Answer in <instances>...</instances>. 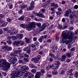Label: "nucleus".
I'll return each mask as SVG.
<instances>
[{
    "mask_svg": "<svg viewBox=\"0 0 78 78\" xmlns=\"http://www.w3.org/2000/svg\"><path fill=\"white\" fill-rule=\"evenodd\" d=\"M73 31H69L68 30H65L62 32V41L61 43L65 44L66 45L69 44L70 42V40L72 39V36L73 35ZM64 44H62V45Z\"/></svg>",
    "mask_w": 78,
    "mask_h": 78,
    "instance_id": "f257e3e1",
    "label": "nucleus"
},
{
    "mask_svg": "<svg viewBox=\"0 0 78 78\" xmlns=\"http://www.w3.org/2000/svg\"><path fill=\"white\" fill-rule=\"evenodd\" d=\"M24 72L22 71H19V70L18 69H14V70L12 71L11 77L12 78H16V77L18 78L21 76L24 73Z\"/></svg>",
    "mask_w": 78,
    "mask_h": 78,
    "instance_id": "f03ea898",
    "label": "nucleus"
},
{
    "mask_svg": "<svg viewBox=\"0 0 78 78\" xmlns=\"http://www.w3.org/2000/svg\"><path fill=\"white\" fill-rule=\"evenodd\" d=\"M10 56L11 57H9V61L10 63V64H14L15 62H17V58L14 56V55L13 53H10Z\"/></svg>",
    "mask_w": 78,
    "mask_h": 78,
    "instance_id": "7ed1b4c3",
    "label": "nucleus"
},
{
    "mask_svg": "<svg viewBox=\"0 0 78 78\" xmlns=\"http://www.w3.org/2000/svg\"><path fill=\"white\" fill-rule=\"evenodd\" d=\"M36 23L35 22H32L30 23L28 25L29 28L27 29V30L28 31H30L32 28H34L35 26H36Z\"/></svg>",
    "mask_w": 78,
    "mask_h": 78,
    "instance_id": "20e7f679",
    "label": "nucleus"
},
{
    "mask_svg": "<svg viewBox=\"0 0 78 78\" xmlns=\"http://www.w3.org/2000/svg\"><path fill=\"white\" fill-rule=\"evenodd\" d=\"M14 43L15 45L17 47L20 45H22L25 44V42L23 41L19 40H17L15 41Z\"/></svg>",
    "mask_w": 78,
    "mask_h": 78,
    "instance_id": "39448f33",
    "label": "nucleus"
},
{
    "mask_svg": "<svg viewBox=\"0 0 78 78\" xmlns=\"http://www.w3.org/2000/svg\"><path fill=\"white\" fill-rule=\"evenodd\" d=\"M54 64V66H53L54 69L55 70H56V69H58L59 67V66L61 64V63L58 61H55Z\"/></svg>",
    "mask_w": 78,
    "mask_h": 78,
    "instance_id": "423d86ee",
    "label": "nucleus"
},
{
    "mask_svg": "<svg viewBox=\"0 0 78 78\" xmlns=\"http://www.w3.org/2000/svg\"><path fill=\"white\" fill-rule=\"evenodd\" d=\"M1 62L3 65H5V67H7L8 68L10 67V64H9V62H6V60H2Z\"/></svg>",
    "mask_w": 78,
    "mask_h": 78,
    "instance_id": "0eeeda50",
    "label": "nucleus"
},
{
    "mask_svg": "<svg viewBox=\"0 0 78 78\" xmlns=\"http://www.w3.org/2000/svg\"><path fill=\"white\" fill-rule=\"evenodd\" d=\"M11 50H12V48L8 46L3 48L1 49V51H2V52H4L5 51H11Z\"/></svg>",
    "mask_w": 78,
    "mask_h": 78,
    "instance_id": "6e6552de",
    "label": "nucleus"
},
{
    "mask_svg": "<svg viewBox=\"0 0 78 78\" xmlns=\"http://www.w3.org/2000/svg\"><path fill=\"white\" fill-rule=\"evenodd\" d=\"M74 70V69H71L68 72H67V75L68 76L69 75L70 76H72L73 75V73L72 72Z\"/></svg>",
    "mask_w": 78,
    "mask_h": 78,
    "instance_id": "1a4fd4ad",
    "label": "nucleus"
},
{
    "mask_svg": "<svg viewBox=\"0 0 78 78\" xmlns=\"http://www.w3.org/2000/svg\"><path fill=\"white\" fill-rule=\"evenodd\" d=\"M47 37V35H44V36H41L40 38L38 39V41L40 42H42L43 41V39H46Z\"/></svg>",
    "mask_w": 78,
    "mask_h": 78,
    "instance_id": "9d476101",
    "label": "nucleus"
},
{
    "mask_svg": "<svg viewBox=\"0 0 78 78\" xmlns=\"http://www.w3.org/2000/svg\"><path fill=\"white\" fill-rule=\"evenodd\" d=\"M62 58H60L61 61H62V62H64L65 61V60H66V58H67V56L65 54H64L62 55Z\"/></svg>",
    "mask_w": 78,
    "mask_h": 78,
    "instance_id": "9b49d317",
    "label": "nucleus"
},
{
    "mask_svg": "<svg viewBox=\"0 0 78 78\" xmlns=\"http://www.w3.org/2000/svg\"><path fill=\"white\" fill-rule=\"evenodd\" d=\"M17 33H18V30H16L14 29L11 31L10 35H14V34H16Z\"/></svg>",
    "mask_w": 78,
    "mask_h": 78,
    "instance_id": "f8f14e48",
    "label": "nucleus"
},
{
    "mask_svg": "<svg viewBox=\"0 0 78 78\" xmlns=\"http://www.w3.org/2000/svg\"><path fill=\"white\" fill-rule=\"evenodd\" d=\"M21 27H22L23 28H26L27 30H28V29L29 28L28 25L27 26L26 24H22L20 25Z\"/></svg>",
    "mask_w": 78,
    "mask_h": 78,
    "instance_id": "ddd939ff",
    "label": "nucleus"
},
{
    "mask_svg": "<svg viewBox=\"0 0 78 78\" xmlns=\"http://www.w3.org/2000/svg\"><path fill=\"white\" fill-rule=\"evenodd\" d=\"M17 69L19 70V72H20L21 70L22 71H25V67L24 66H22V67H19Z\"/></svg>",
    "mask_w": 78,
    "mask_h": 78,
    "instance_id": "4468645a",
    "label": "nucleus"
},
{
    "mask_svg": "<svg viewBox=\"0 0 78 78\" xmlns=\"http://www.w3.org/2000/svg\"><path fill=\"white\" fill-rule=\"evenodd\" d=\"M45 69L44 68H42L41 69V71L40 72H39L41 74V75H44V73H45Z\"/></svg>",
    "mask_w": 78,
    "mask_h": 78,
    "instance_id": "2eb2a0df",
    "label": "nucleus"
},
{
    "mask_svg": "<svg viewBox=\"0 0 78 78\" xmlns=\"http://www.w3.org/2000/svg\"><path fill=\"white\" fill-rule=\"evenodd\" d=\"M42 75L41 73L39 72H37L36 73V75L35 76V78H40V76Z\"/></svg>",
    "mask_w": 78,
    "mask_h": 78,
    "instance_id": "dca6fc26",
    "label": "nucleus"
},
{
    "mask_svg": "<svg viewBox=\"0 0 78 78\" xmlns=\"http://www.w3.org/2000/svg\"><path fill=\"white\" fill-rule=\"evenodd\" d=\"M54 66V65L52 64H49L48 65V66L46 67V69L47 70H50V69H51L52 67H53Z\"/></svg>",
    "mask_w": 78,
    "mask_h": 78,
    "instance_id": "f3484780",
    "label": "nucleus"
},
{
    "mask_svg": "<svg viewBox=\"0 0 78 78\" xmlns=\"http://www.w3.org/2000/svg\"><path fill=\"white\" fill-rule=\"evenodd\" d=\"M16 36L17 38L19 39H22L23 38V35H22V34H18L16 35Z\"/></svg>",
    "mask_w": 78,
    "mask_h": 78,
    "instance_id": "a211bd4d",
    "label": "nucleus"
},
{
    "mask_svg": "<svg viewBox=\"0 0 78 78\" xmlns=\"http://www.w3.org/2000/svg\"><path fill=\"white\" fill-rule=\"evenodd\" d=\"M33 8H34V7L30 5V6H29L28 7H27L26 10L27 11H30V10H32L33 9Z\"/></svg>",
    "mask_w": 78,
    "mask_h": 78,
    "instance_id": "6ab92c4d",
    "label": "nucleus"
},
{
    "mask_svg": "<svg viewBox=\"0 0 78 78\" xmlns=\"http://www.w3.org/2000/svg\"><path fill=\"white\" fill-rule=\"evenodd\" d=\"M31 61H34L35 63H37L39 62V60L36 58V57H34L33 58H32L31 60Z\"/></svg>",
    "mask_w": 78,
    "mask_h": 78,
    "instance_id": "aec40b11",
    "label": "nucleus"
},
{
    "mask_svg": "<svg viewBox=\"0 0 78 78\" xmlns=\"http://www.w3.org/2000/svg\"><path fill=\"white\" fill-rule=\"evenodd\" d=\"M25 16H22L20 18H18V20H21V21H24L25 20Z\"/></svg>",
    "mask_w": 78,
    "mask_h": 78,
    "instance_id": "412c9836",
    "label": "nucleus"
},
{
    "mask_svg": "<svg viewBox=\"0 0 78 78\" xmlns=\"http://www.w3.org/2000/svg\"><path fill=\"white\" fill-rule=\"evenodd\" d=\"M51 10L52 11L51 12V14H55L56 10H55V8L54 7H52L51 8Z\"/></svg>",
    "mask_w": 78,
    "mask_h": 78,
    "instance_id": "4be33fe9",
    "label": "nucleus"
},
{
    "mask_svg": "<svg viewBox=\"0 0 78 78\" xmlns=\"http://www.w3.org/2000/svg\"><path fill=\"white\" fill-rule=\"evenodd\" d=\"M66 14L68 15V14H70V13L72 12V11L70 10V9H68L66 11Z\"/></svg>",
    "mask_w": 78,
    "mask_h": 78,
    "instance_id": "5701e85b",
    "label": "nucleus"
},
{
    "mask_svg": "<svg viewBox=\"0 0 78 78\" xmlns=\"http://www.w3.org/2000/svg\"><path fill=\"white\" fill-rule=\"evenodd\" d=\"M29 66L30 68H32V69H37V67H36V66H34V65L33 64H29Z\"/></svg>",
    "mask_w": 78,
    "mask_h": 78,
    "instance_id": "b1692460",
    "label": "nucleus"
},
{
    "mask_svg": "<svg viewBox=\"0 0 78 78\" xmlns=\"http://www.w3.org/2000/svg\"><path fill=\"white\" fill-rule=\"evenodd\" d=\"M25 39L26 40V42L27 44H29L31 42V40L28 38L25 37Z\"/></svg>",
    "mask_w": 78,
    "mask_h": 78,
    "instance_id": "393cba45",
    "label": "nucleus"
},
{
    "mask_svg": "<svg viewBox=\"0 0 78 78\" xmlns=\"http://www.w3.org/2000/svg\"><path fill=\"white\" fill-rule=\"evenodd\" d=\"M37 14V16L40 17H42V18H45V16H44V14L42 13H38V14Z\"/></svg>",
    "mask_w": 78,
    "mask_h": 78,
    "instance_id": "a878e982",
    "label": "nucleus"
},
{
    "mask_svg": "<svg viewBox=\"0 0 78 78\" xmlns=\"http://www.w3.org/2000/svg\"><path fill=\"white\" fill-rule=\"evenodd\" d=\"M30 72H27V73H26L24 75V77L25 78H27V77H28V76H29V75H30Z\"/></svg>",
    "mask_w": 78,
    "mask_h": 78,
    "instance_id": "bb28decb",
    "label": "nucleus"
},
{
    "mask_svg": "<svg viewBox=\"0 0 78 78\" xmlns=\"http://www.w3.org/2000/svg\"><path fill=\"white\" fill-rule=\"evenodd\" d=\"M26 8H27V5L26 4H23L21 6V8L22 9H25Z\"/></svg>",
    "mask_w": 78,
    "mask_h": 78,
    "instance_id": "cd10ccee",
    "label": "nucleus"
},
{
    "mask_svg": "<svg viewBox=\"0 0 78 78\" xmlns=\"http://www.w3.org/2000/svg\"><path fill=\"white\" fill-rule=\"evenodd\" d=\"M29 58L24 57L23 59V61L24 62H28L29 61Z\"/></svg>",
    "mask_w": 78,
    "mask_h": 78,
    "instance_id": "c85d7f7f",
    "label": "nucleus"
},
{
    "mask_svg": "<svg viewBox=\"0 0 78 78\" xmlns=\"http://www.w3.org/2000/svg\"><path fill=\"white\" fill-rule=\"evenodd\" d=\"M26 51L27 54H30L31 53V47H29V48Z\"/></svg>",
    "mask_w": 78,
    "mask_h": 78,
    "instance_id": "c756f323",
    "label": "nucleus"
},
{
    "mask_svg": "<svg viewBox=\"0 0 78 78\" xmlns=\"http://www.w3.org/2000/svg\"><path fill=\"white\" fill-rule=\"evenodd\" d=\"M20 49H19L18 50H17V51H14V54H20Z\"/></svg>",
    "mask_w": 78,
    "mask_h": 78,
    "instance_id": "7c9ffc66",
    "label": "nucleus"
},
{
    "mask_svg": "<svg viewBox=\"0 0 78 78\" xmlns=\"http://www.w3.org/2000/svg\"><path fill=\"white\" fill-rule=\"evenodd\" d=\"M66 56H67L68 58H70V57L72 56L71 55V54H70V53H67L66 54Z\"/></svg>",
    "mask_w": 78,
    "mask_h": 78,
    "instance_id": "2f4dec72",
    "label": "nucleus"
},
{
    "mask_svg": "<svg viewBox=\"0 0 78 78\" xmlns=\"http://www.w3.org/2000/svg\"><path fill=\"white\" fill-rule=\"evenodd\" d=\"M50 3H51V1L50 0L47 1L46 2H45L46 5H47V6H48V5H50Z\"/></svg>",
    "mask_w": 78,
    "mask_h": 78,
    "instance_id": "473e14b6",
    "label": "nucleus"
},
{
    "mask_svg": "<svg viewBox=\"0 0 78 78\" xmlns=\"http://www.w3.org/2000/svg\"><path fill=\"white\" fill-rule=\"evenodd\" d=\"M30 74L29 75V76L27 78H33V76H34V75L32 74V73L30 72Z\"/></svg>",
    "mask_w": 78,
    "mask_h": 78,
    "instance_id": "72a5a7b5",
    "label": "nucleus"
},
{
    "mask_svg": "<svg viewBox=\"0 0 78 78\" xmlns=\"http://www.w3.org/2000/svg\"><path fill=\"white\" fill-rule=\"evenodd\" d=\"M9 9H12L13 7V5H12V4H9Z\"/></svg>",
    "mask_w": 78,
    "mask_h": 78,
    "instance_id": "f704fd0d",
    "label": "nucleus"
},
{
    "mask_svg": "<svg viewBox=\"0 0 78 78\" xmlns=\"http://www.w3.org/2000/svg\"><path fill=\"white\" fill-rule=\"evenodd\" d=\"M29 47H28V46L25 47L23 49V51H27L28 50V49L29 48Z\"/></svg>",
    "mask_w": 78,
    "mask_h": 78,
    "instance_id": "c9c22d12",
    "label": "nucleus"
},
{
    "mask_svg": "<svg viewBox=\"0 0 78 78\" xmlns=\"http://www.w3.org/2000/svg\"><path fill=\"white\" fill-rule=\"evenodd\" d=\"M52 73L53 75H56V74H58V72H57V71L56 70H53L52 71Z\"/></svg>",
    "mask_w": 78,
    "mask_h": 78,
    "instance_id": "e433bc0d",
    "label": "nucleus"
},
{
    "mask_svg": "<svg viewBox=\"0 0 78 78\" xmlns=\"http://www.w3.org/2000/svg\"><path fill=\"white\" fill-rule=\"evenodd\" d=\"M49 56H50V57H51V58H54V56H55V55L51 53H49Z\"/></svg>",
    "mask_w": 78,
    "mask_h": 78,
    "instance_id": "4c0bfd02",
    "label": "nucleus"
},
{
    "mask_svg": "<svg viewBox=\"0 0 78 78\" xmlns=\"http://www.w3.org/2000/svg\"><path fill=\"white\" fill-rule=\"evenodd\" d=\"M75 51V47L72 48L70 49V51H71V52H73V51Z\"/></svg>",
    "mask_w": 78,
    "mask_h": 78,
    "instance_id": "58836bf2",
    "label": "nucleus"
},
{
    "mask_svg": "<svg viewBox=\"0 0 78 78\" xmlns=\"http://www.w3.org/2000/svg\"><path fill=\"white\" fill-rule=\"evenodd\" d=\"M8 23L7 22H4L2 24L3 27H6Z\"/></svg>",
    "mask_w": 78,
    "mask_h": 78,
    "instance_id": "ea45409f",
    "label": "nucleus"
},
{
    "mask_svg": "<svg viewBox=\"0 0 78 78\" xmlns=\"http://www.w3.org/2000/svg\"><path fill=\"white\" fill-rule=\"evenodd\" d=\"M56 14L58 16H61L62 14V13L59 11H57L56 12Z\"/></svg>",
    "mask_w": 78,
    "mask_h": 78,
    "instance_id": "a19ab883",
    "label": "nucleus"
},
{
    "mask_svg": "<svg viewBox=\"0 0 78 78\" xmlns=\"http://www.w3.org/2000/svg\"><path fill=\"white\" fill-rule=\"evenodd\" d=\"M73 64L75 65V66H77L78 64V61H75L73 62Z\"/></svg>",
    "mask_w": 78,
    "mask_h": 78,
    "instance_id": "79ce46f5",
    "label": "nucleus"
},
{
    "mask_svg": "<svg viewBox=\"0 0 78 78\" xmlns=\"http://www.w3.org/2000/svg\"><path fill=\"white\" fill-rule=\"evenodd\" d=\"M74 76L76 78H78V72L77 71L76 72L75 74L74 75Z\"/></svg>",
    "mask_w": 78,
    "mask_h": 78,
    "instance_id": "37998d69",
    "label": "nucleus"
},
{
    "mask_svg": "<svg viewBox=\"0 0 78 78\" xmlns=\"http://www.w3.org/2000/svg\"><path fill=\"white\" fill-rule=\"evenodd\" d=\"M48 60L49 62H51L53 61V59L52 58L50 57L48 59Z\"/></svg>",
    "mask_w": 78,
    "mask_h": 78,
    "instance_id": "c03bdc74",
    "label": "nucleus"
},
{
    "mask_svg": "<svg viewBox=\"0 0 78 78\" xmlns=\"http://www.w3.org/2000/svg\"><path fill=\"white\" fill-rule=\"evenodd\" d=\"M37 50V48H36L32 50V51H33V52H34V53H36Z\"/></svg>",
    "mask_w": 78,
    "mask_h": 78,
    "instance_id": "a18cd8bd",
    "label": "nucleus"
},
{
    "mask_svg": "<svg viewBox=\"0 0 78 78\" xmlns=\"http://www.w3.org/2000/svg\"><path fill=\"white\" fill-rule=\"evenodd\" d=\"M71 61V59L70 58H68L66 60V62L67 63H69V62H70Z\"/></svg>",
    "mask_w": 78,
    "mask_h": 78,
    "instance_id": "49530a36",
    "label": "nucleus"
},
{
    "mask_svg": "<svg viewBox=\"0 0 78 78\" xmlns=\"http://www.w3.org/2000/svg\"><path fill=\"white\" fill-rule=\"evenodd\" d=\"M54 6V8L55 9H56L57 8H58V4L57 3L55 4Z\"/></svg>",
    "mask_w": 78,
    "mask_h": 78,
    "instance_id": "de8ad7c7",
    "label": "nucleus"
},
{
    "mask_svg": "<svg viewBox=\"0 0 78 78\" xmlns=\"http://www.w3.org/2000/svg\"><path fill=\"white\" fill-rule=\"evenodd\" d=\"M24 68L25 70H29V68L27 66H24Z\"/></svg>",
    "mask_w": 78,
    "mask_h": 78,
    "instance_id": "09e8293b",
    "label": "nucleus"
},
{
    "mask_svg": "<svg viewBox=\"0 0 78 78\" xmlns=\"http://www.w3.org/2000/svg\"><path fill=\"white\" fill-rule=\"evenodd\" d=\"M35 20H36V21H41V20L42 19L40 18L39 19H38L37 18H35Z\"/></svg>",
    "mask_w": 78,
    "mask_h": 78,
    "instance_id": "8fccbe9b",
    "label": "nucleus"
},
{
    "mask_svg": "<svg viewBox=\"0 0 78 78\" xmlns=\"http://www.w3.org/2000/svg\"><path fill=\"white\" fill-rule=\"evenodd\" d=\"M36 58H37V59L38 60H39V59H40L41 58V55H37Z\"/></svg>",
    "mask_w": 78,
    "mask_h": 78,
    "instance_id": "3c124183",
    "label": "nucleus"
},
{
    "mask_svg": "<svg viewBox=\"0 0 78 78\" xmlns=\"http://www.w3.org/2000/svg\"><path fill=\"white\" fill-rule=\"evenodd\" d=\"M53 49H54V50H57L58 49V47L57 46H54L53 47Z\"/></svg>",
    "mask_w": 78,
    "mask_h": 78,
    "instance_id": "603ef678",
    "label": "nucleus"
},
{
    "mask_svg": "<svg viewBox=\"0 0 78 78\" xmlns=\"http://www.w3.org/2000/svg\"><path fill=\"white\" fill-rule=\"evenodd\" d=\"M7 42L9 44H12V41L10 40L7 41Z\"/></svg>",
    "mask_w": 78,
    "mask_h": 78,
    "instance_id": "864d4df0",
    "label": "nucleus"
},
{
    "mask_svg": "<svg viewBox=\"0 0 78 78\" xmlns=\"http://www.w3.org/2000/svg\"><path fill=\"white\" fill-rule=\"evenodd\" d=\"M47 76L48 78H51V76H52V75L51 74H47Z\"/></svg>",
    "mask_w": 78,
    "mask_h": 78,
    "instance_id": "5fc2aeb1",
    "label": "nucleus"
},
{
    "mask_svg": "<svg viewBox=\"0 0 78 78\" xmlns=\"http://www.w3.org/2000/svg\"><path fill=\"white\" fill-rule=\"evenodd\" d=\"M8 68L7 67H4L2 68V70H7Z\"/></svg>",
    "mask_w": 78,
    "mask_h": 78,
    "instance_id": "6e6d98bb",
    "label": "nucleus"
},
{
    "mask_svg": "<svg viewBox=\"0 0 78 78\" xmlns=\"http://www.w3.org/2000/svg\"><path fill=\"white\" fill-rule=\"evenodd\" d=\"M7 22H12V20L10 18H7Z\"/></svg>",
    "mask_w": 78,
    "mask_h": 78,
    "instance_id": "4d7b16f0",
    "label": "nucleus"
},
{
    "mask_svg": "<svg viewBox=\"0 0 78 78\" xmlns=\"http://www.w3.org/2000/svg\"><path fill=\"white\" fill-rule=\"evenodd\" d=\"M23 13V11L22 10H20L18 12V13L19 14H22Z\"/></svg>",
    "mask_w": 78,
    "mask_h": 78,
    "instance_id": "13d9d810",
    "label": "nucleus"
},
{
    "mask_svg": "<svg viewBox=\"0 0 78 78\" xmlns=\"http://www.w3.org/2000/svg\"><path fill=\"white\" fill-rule=\"evenodd\" d=\"M40 11H42L43 13H44V12L45 11V9L43 8V9H41L40 10Z\"/></svg>",
    "mask_w": 78,
    "mask_h": 78,
    "instance_id": "bf43d9fd",
    "label": "nucleus"
},
{
    "mask_svg": "<svg viewBox=\"0 0 78 78\" xmlns=\"http://www.w3.org/2000/svg\"><path fill=\"white\" fill-rule=\"evenodd\" d=\"M12 38L13 40H16V37L14 36H12Z\"/></svg>",
    "mask_w": 78,
    "mask_h": 78,
    "instance_id": "052dcab7",
    "label": "nucleus"
},
{
    "mask_svg": "<svg viewBox=\"0 0 78 78\" xmlns=\"http://www.w3.org/2000/svg\"><path fill=\"white\" fill-rule=\"evenodd\" d=\"M36 25L37 27H41V24L40 23H38L36 24Z\"/></svg>",
    "mask_w": 78,
    "mask_h": 78,
    "instance_id": "680f3d73",
    "label": "nucleus"
},
{
    "mask_svg": "<svg viewBox=\"0 0 78 78\" xmlns=\"http://www.w3.org/2000/svg\"><path fill=\"white\" fill-rule=\"evenodd\" d=\"M55 3L54 2H52L51 3V6L52 7H54V6H55Z\"/></svg>",
    "mask_w": 78,
    "mask_h": 78,
    "instance_id": "e2e57ef3",
    "label": "nucleus"
},
{
    "mask_svg": "<svg viewBox=\"0 0 78 78\" xmlns=\"http://www.w3.org/2000/svg\"><path fill=\"white\" fill-rule=\"evenodd\" d=\"M34 2L32 1L31 2V3L30 4V6H33L34 7Z\"/></svg>",
    "mask_w": 78,
    "mask_h": 78,
    "instance_id": "0e129e2a",
    "label": "nucleus"
},
{
    "mask_svg": "<svg viewBox=\"0 0 78 78\" xmlns=\"http://www.w3.org/2000/svg\"><path fill=\"white\" fill-rule=\"evenodd\" d=\"M31 72L32 73H36V70L35 69H33L31 70Z\"/></svg>",
    "mask_w": 78,
    "mask_h": 78,
    "instance_id": "69168bd1",
    "label": "nucleus"
},
{
    "mask_svg": "<svg viewBox=\"0 0 78 78\" xmlns=\"http://www.w3.org/2000/svg\"><path fill=\"white\" fill-rule=\"evenodd\" d=\"M58 29H59L60 30L62 28V26H61V25L60 24H59L58 25Z\"/></svg>",
    "mask_w": 78,
    "mask_h": 78,
    "instance_id": "338daca9",
    "label": "nucleus"
},
{
    "mask_svg": "<svg viewBox=\"0 0 78 78\" xmlns=\"http://www.w3.org/2000/svg\"><path fill=\"white\" fill-rule=\"evenodd\" d=\"M74 9H78V5H75L74 6Z\"/></svg>",
    "mask_w": 78,
    "mask_h": 78,
    "instance_id": "774afa93",
    "label": "nucleus"
}]
</instances>
